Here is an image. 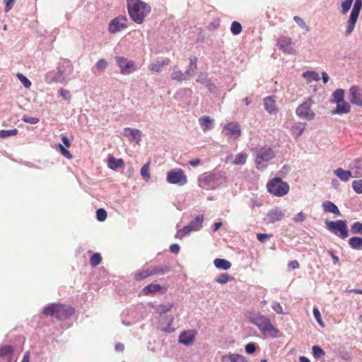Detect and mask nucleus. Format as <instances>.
Here are the masks:
<instances>
[{"mask_svg": "<svg viewBox=\"0 0 362 362\" xmlns=\"http://www.w3.org/2000/svg\"><path fill=\"white\" fill-rule=\"evenodd\" d=\"M354 0H344L341 4V12L342 14H346L350 10Z\"/></svg>", "mask_w": 362, "mask_h": 362, "instance_id": "nucleus-47", "label": "nucleus"}, {"mask_svg": "<svg viewBox=\"0 0 362 362\" xmlns=\"http://www.w3.org/2000/svg\"><path fill=\"white\" fill-rule=\"evenodd\" d=\"M334 175L343 182H347L352 177L349 170H344L342 168H337L334 171Z\"/></svg>", "mask_w": 362, "mask_h": 362, "instance_id": "nucleus-33", "label": "nucleus"}, {"mask_svg": "<svg viewBox=\"0 0 362 362\" xmlns=\"http://www.w3.org/2000/svg\"><path fill=\"white\" fill-rule=\"evenodd\" d=\"M18 132L16 129L9 130H1L0 138L5 139L11 136H16L18 134Z\"/></svg>", "mask_w": 362, "mask_h": 362, "instance_id": "nucleus-50", "label": "nucleus"}, {"mask_svg": "<svg viewBox=\"0 0 362 362\" xmlns=\"http://www.w3.org/2000/svg\"><path fill=\"white\" fill-rule=\"evenodd\" d=\"M349 245L354 250L362 249V237L354 236L351 237L348 241Z\"/></svg>", "mask_w": 362, "mask_h": 362, "instance_id": "nucleus-35", "label": "nucleus"}, {"mask_svg": "<svg viewBox=\"0 0 362 362\" xmlns=\"http://www.w3.org/2000/svg\"><path fill=\"white\" fill-rule=\"evenodd\" d=\"M148 169H149V163L144 164L141 169V175L145 180H148L150 177V174L148 173Z\"/></svg>", "mask_w": 362, "mask_h": 362, "instance_id": "nucleus-60", "label": "nucleus"}, {"mask_svg": "<svg viewBox=\"0 0 362 362\" xmlns=\"http://www.w3.org/2000/svg\"><path fill=\"white\" fill-rule=\"evenodd\" d=\"M124 165V161L122 158H116L113 156H110L108 158V165L112 170H116L122 168Z\"/></svg>", "mask_w": 362, "mask_h": 362, "instance_id": "nucleus-38", "label": "nucleus"}, {"mask_svg": "<svg viewBox=\"0 0 362 362\" xmlns=\"http://www.w3.org/2000/svg\"><path fill=\"white\" fill-rule=\"evenodd\" d=\"M161 289V286L159 284H151L145 286L141 292L144 295H148L151 293H155L158 292Z\"/></svg>", "mask_w": 362, "mask_h": 362, "instance_id": "nucleus-40", "label": "nucleus"}, {"mask_svg": "<svg viewBox=\"0 0 362 362\" xmlns=\"http://www.w3.org/2000/svg\"><path fill=\"white\" fill-rule=\"evenodd\" d=\"M170 60L168 58L163 59L161 62L158 61L151 64L150 70L153 72H160L163 66H167L170 64Z\"/></svg>", "mask_w": 362, "mask_h": 362, "instance_id": "nucleus-32", "label": "nucleus"}, {"mask_svg": "<svg viewBox=\"0 0 362 362\" xmlns=\"http://www.w3.org/2000/svg\"><path fill=\"white\" fill-rule=\"evenodd\" d=\"M358 18V16H356L354 13H350L349 20L347 21L346 29L345 31L346 36L350 35L351 33L354 31Z\"/></svg>", "mask_w": 362, "mask_h": 362, "instance_id": "nucleus-24", "label": "nucleus"}, {"mask_svg": "<svg viewBox=\"0 0 362 362\" xmlns=\"http://www.w3.org/2000/svg\"><path fill=\"white\" fill-rule=\"evenodd\" d=\"M257 344L255 342H250L245 346V352L248 354H252L256 351Z\"/></svg>", "mask_w": 362, "mask_h": 362, "instance_id": "nucleus-54", "label": "nucleus"}, {"mask_svg": "<svg viewBox=\"0 0 362 362\" xmlns=\"http://www.w3.org/2000/svg\"><path fill=\"white\" fill-rule=\"evenodd\" d=\"M264 106L268 113L270 115H276L277 112V108L276 106V102L274 96L270 95L264 98Z\"/></svg>", "mask_w": 362, "mask_h": 362, "instance_id": "nucleus-21", "label": "nucleus"}, {"mask_svg": "<svg viewBox=\"0 0 362 362\" xmlns=\"http://www.w3.org/2000/svg\"><path fill=\"white\" fill-rule=\"evenodd\" d=\"M271 307L277 314H286V313L284 312L283 308L279 302H272Z\"/></svg>", "mask_w": 362, "mask_h": 362, "instance_id": "nucleus-58", "label": "nucleus"}, {"mask_svg": "<svg viewBox=\"0 0 362 362\" xmlns=\"http://www.w3.org/2000/svg\"><path fill=\"white\" fill-rule=\"evenodd\" d=\"M292 39L288 36L281 35L277 40V46L281 52L287 54H295L296 51L293 47Z\"/></svg>", "mask_w": 362, "mask_h": 362, "instance_id": "nucleus-14", "label": "nucleus"}, {"mask_svg": "<svg viewBox=\"0 0 362 362\" xmlns=\"http://www.w3.org/2000/svg\"><path fill=\"white\" fill-rule=\"evenodd\" d=\"M242 30H243V27L239 22L233 21L231 23L230 32L232 33L233 35H238L240 34Z\"/></svg>", "mask_w": 362, "mask_h": 362, "instance_id": "nucleus-44", "label": "nucleus"}, {"mask_svg": "<svg viewBox=\"0 0 362 362\" xmlns=\"http://www.w3.org/2000/svg\"><path fill=\"white\" fill-rule=\"evenodd\" d=\"M221 360L223 362H248L244 356L231 353L223 356Z\"/></svg>", "mask_w": 362, "mask_h": 362, "instance_id": "nucleus-22", "label": "nucleus"}, {"mask_svg": "<svg viewBox=\"0 0 362 362\" xmlns=\"http://www.w3.org/2000/svg\"><path fill=\"white\" fill-rule=\"evenodd\" d=\"M302 76L308 83H310L312 81H318L320 79L319 74L315 71H305L303 73Z\"/></svg>", "mask_w": 362, "mask_h": 362, "instance_id": "nucleus-39", "label": "nucleus"}, {"mask_svg": "<svg viewBox=\"0 0 362 362\" xmlns=\"http://www.w3.org/2000/svg\"><path fill=\"white\" fill-rule=\"evenodd\" d=\"M204 215L199 214L195 218L192 219L189 224L183 227L182 229L179 230L176 233V238H182L184 236L188 235L192 231H199L203 227Z\"/></svg>", "mask_w": 362, "mask_h": 362, "instance_id": "nucleus-8", "label": "nucleus"}, {"mask_svg": "<svg viewBox=\"0 0 362 362\" xmlns=\"http://www.w3.org/2000/svg\"><path fill=\"white\" fill-rule=\"evenodd\" d=\"M123 135L128 138L129 141L131 142L135 141L136 144H139L141 140V132L137 129L125 127L124 129Z\"/></svg>", "mask_w": 362, "mask_h": 362, "instance_id": "nucleus-17", "label": "nucleus"}, {"mask_svg": "<svg viewBox=\"0 0 362 362\" xmlns=\"http://www.w3.org/2000/svg\"><path fill=\"white\" fill-rule=\"evenodd\" d=\"M352 187L357 194H362V180H354Z\"/></svg>", "mask_w": 362, "mask_h": 362, "instance_id": "nucleus-53", "label": "nucleus"}, {"mask_svg": "<svg viewBox=\"0 0 362 362\" xmlns=\"http://www.w3.org/2000/svg\"><path fill=\"white\" fill-rule=\"evenodd\" d=\"M250 208L254 209L255 206L259 207L262 206V202L257 199H251L249 203Z\"/></svg>", "mask_w": 362, "mask_h": 362, "instance_id": "nucleus-62", "label": "nucleus"}, {"mask_svg": "<svg viewBox=\"0 0 362 362\" xmlns=\"http://www.w3.org/2000/svg\"><path fill=\"white\" fill-rule=\"evenodd\" d=\"M214 264L216 268L222 270H228L231 267V263L228 260L221 258L215 259Z\"/></svg>", "mask_w": 362, "mask_h": 362, "instance_id": "nucleus-31", "label": "nucleus"}, {"mask_svg": "<svg viewBox=\"0 0 362 362\" xmlns=\"http://www.w3.org/2000/svg\"><path fill=\"white\" fill-rule=\"evenodd\" d=\"M267 188L270 194L279 197L287 194L290 189L289 185L279 177L269 180L267 184Z\"/></svg>", "mask_w": 362, "mask_h": 362, "instance_id": "nucleus-6", "label": "nucleus"}, {"mask_svg": "<svg viewBox=\"0 0 362 362\" xmlns=\"http://www.w3.org/2000/svg\"><path fill=\"white\" fill-rule=\"evenodd\" d=\"M351 169L354 171L356 177L362 176V159H355L351 164Z\"/></svg>", "mask_w": 362, "mask_h": 362, "instance_id": "nucleus-37", "label": "nucleus"}, {"mask_svg": "<svg viewBox=\"0 0 362 362\" xmlns=\"http://www.w3.org/2000/svg\"><path fill=\"white\" fill-rule=\"evenodd\" d=\"M171 270L170 267L168 264H159L154 266L151 269L153 275H163L168 273Z\"/></svg>", "mask_w": 362, "mask_h": 362, "instance_id": "nucleus-29", "label": "nucleus"}, {"mask_svg": "<svg viewBox=\"0 0 362 362\" xmlns=\"http://www.w3.org/2000/svg\"><path fill=\"white\" fill-rule=\"evenodd\" d=\"M5 3L4 11L8 12L14 5L15 0H4Z\"/></svg>", "mask_w": 362, "mask_h": 362, "instance_id": "nucleus-63", "label": "nucleus"}, {"mask_svg": "<svg viewBox=\"0 0 362 362\" xmlns=\"http://www.w3.org/2000/svg\"><path fill=\"white\" fill-rule=\"evenodd\" d=\"M166 180L170 184L183 186L187 182V177L181 168H173L168 172Z\"/></svg>", "mask_w": 362, "mask_h": 362, "instance_id": "nucleus-11", "label": "nucleus"}, {"mask_svg": "<svg viewBox=\"0 0 362 362\" xmlns=\"http://www.w3.org/2000/svg\"><path fill=\"white\" fill-rule=\"evenodd\" d=\"M58 148L59 149L60 153L66 158L71 159L72 158V155L70 151L66 149V148L62 144H58Z\"/></svg>", "mask_w": 362, "mask_h": 362, "instance_id": "nucleus-57", "label": "nucleus"}, {"mask_svg": "<svg viewBox=\"0 0 362 362\" xmlns=\"http://www.w3.org/2000/svg\"><path fill=\"white\" fill-rule=\"evenodd\" d=\"M199 122L202 129L206 132L213 128L214 119L209 116H202L199 119Z\"/></svg>", "mask_w": 362, "mask_h": 362, "instance_id": "nucleus-25", "label": "nucleus"}, {"mask_svg": "<svg viewBox=\"0 0 362 362\" xmlns=\"http://www.w3.org/2000/svg\"><path fill=\"white\" fill-rule=\"evenodd\" d=\"M332 102L334 103H340L344 101V90L341 88L335 90L332 95Z\"/></svg>", "mask_w": 362, "mask_h": 362, "instance_id": "nucleus-36", "label": "nucleus"}, {"mask_svg": "<svg viewBox=\"0 0 362 362\" xmlns=\"http://www.w3.org/2000/svg\"><path fill=\"white\" fill-rule=\"evenodd\" d=\"M274 157L275 153L270 147H262L259 150L255 160L257 168L261 170H264L267 168V165H264L262 163L268 162L273 159Z\"/></svg>", "mask_w": 362, "mask_h": 362, "instance_id": "nucleus-9", "label": "nucleus"}, {"mask_svg": "<svg viewBox=\"0 0 362 362\" xmlns=\"http://www.w3.org/2000/svg\"><path fill=\"white\" fill-rule=\"evenodd\" d=\"M127 4L131 19L137 24H141L151 11V6L140 0H127Z\"/></svg>", "mask_w": 362, "mask_h": 362, "instance_id": "nucleus-2", "label": "nucleus"}, {"mask_svg": "<svg viewBox=\"0 0 362 362\" xmlns=\"http://www.w3.org/2000/svg\"><path fill=\"white\" fill-rule=\"evenodd\" d=\"M127 18L125 16H119L113 18L109 23L108 30L111 34H115L127 28L126 24Z\"/></svg>", "mask_w": 362, "mask_h": 362, "instance_id": "nucleus-13", "label": "nucleus"}, {"mask_svg": "<svg viewBox=\"0 0 362 362\" xmlns=\"http://www.w3.org/2000/svg\"><path fill=\"white\" fill-rule=\"evenodd\" d=\"M107 62L104 59H99L96 63V67L99 71H103L107 68Z\"/></svg>", "mask_w": 362, "mask_h": 362, "instance_id": "nucleus-61", "label": "nucleus"}, {"mask_svg": "<svg viewBox=\"0 0 362 362\" xmlns=\"http://www.w3.org/2000/svg\"><path fill=\"white\" fill-rule=\"evenodd\" d=\"M74 313V309L69 305L61 303H49L42 310V314L58 320H64L71 317Z\"/></svg>", "mask_w": 362, "mask_h": 362, "instance_id": "nucleus-4", "label": "nucleus"}, {"mask_svg": "<svg viewBox=\"0 0 362 362\" xmlns=\"http://www.w3.org/2000/svg\"><path fill=\"white\" fill-rule=\"evenodd\" d=\"M305 219V215L303 212L300 211L293 218V220L295 222H303Z\"/></svg>", "mask_w": 362, "mask_h": 362, "instance_id": "nucleus-64", "label": "nucleus"}, {"mask_svg": "<svg viewBox=\"0 0 362 362\" xmlns=\"http://www.w3.org/2000/svg\"><path fill=\"white\" fill-rule=\"evenodd\" d=\"M13 354V348L11 345H4L0 347V358L11 356Z\"/></svg>", "mask_w": 362, "mask_h": 362, "instance_id": "nucleus-42", "label": "nucleus"}, {"mask_svg": "<svg viewBox=\"0 0 362 362\" xmlns=\"http://www.w3.org/2000/svg\"><path fill=\"white\" fill-rule=\"evenodd\" d=\"M312 351L313 356L317 359H320L325 356V351L318 345H314L312 347Z\"/></svg>", "mask_w": 362, "mask_h": 362, "instance_id": "nucleus-43", "label": "nucleus"}, {"mask_svg": "<svg viewBox=\"0 0 362 362\" xmlns=\"http://www.w3.org/2000/svg\"><path fill=\"white\" fill-rule=\"evenodd\" d=\"M74 71V66L70 60L61 59L57 64V71H49L45 76V81L48 84L66 83Z\"/></svg>", "mask_w": 362, "mask_h": 362, "instance_id": "nucleus-1", "label": "nucleus"}, {"mask_svg": "<svg viewBox=\"0 0 362 362\" xmlns=\"http://www.w3.org/2000/svg\"><path fill=\"white\" fill-rule=\"evenodd\" d=\"M322 206L323 207L325 212L332 213L337 216H339L341 214L337 205L331 201L324 202Z\"/></svg>", "mask_w": 362, "mask_h": 362, "instance_id": "nucleus-27", "label": "nucleus"}, {"mask_svg": "<svg viewBox=\"0 0 362 362\" xmlns=\"http://www.w3.org/2000/svg\"><path fill=\"white\" fill-rule=\"evenodd\" d=\"M197 82L204 85L210 93H216L217 90V87L216 84L211 81V79L208 78L206 73H202L197 79Z\"/></svg>", "mask_w": 362, "mask_h": 362, "instance_id": "nucleus-19", "label": "nucleus"}, {"mask_svg": "<svg viewBox=\"0 0 362 362\" xmlns=\"http://www.w3.org/2000/svg\"><path fill=\"white\" fill-rule=\"evenodd\" d=\"M173 306V303H165V304H156L152 303L151 307L153 308L156 313L162 315L170 311Z\"/></svg>", "mask_w": 362, "mask_h": 362, "instance_id": "nucleus-26", "label": "nucleus"}, {"mask_svg": "<svg viewBox=\"0 0 362 362\" xmlns=\"http://www.w3.org/2000/svg\"><path fill=\"white\" fill-rule=\"evenodd\" d=\"M152 275L153 274H151V270H143L135 274V279L136 281H139Z\"/></svg>", "mask_w": 362, "mask_h": 362, "instance_id": "nucleus-51", "label": "nucleus"}, {"mask_svg": "<svg viewBox=\"0 0 362 362\" xmlns=\"http://www.w3.org/2000/svg\"><path fill=\"white\" fill-rule=\"evenodd\" d=\"M170 78L179 82L188 79L185 73H182V71L177 69L176 66L173 67V71L170 74Z\"/></svg>", "mask_w": 362, "mask_h": 362, "instance_id": "nucleus-34", "label": "nucleus"}, {"mask_svg": "<svg viewBox=\"0 0 362 362\" xmlns=\"http://www.w3.org/2000/svg\"><path fill=\"white\" fill-rule=\"evenodd\" d=\"M102 261V257L99 253H94L90 257V264L92 267H95L100 264Z\"/></svg>", "mask_w": 362, "mask_h": 362, "instance_id": "nucleus-45", "label": "nucleus"}, {"mask_svg": "<svg viewBox=\"0 0 362 362\" xmlns=\"http://www.w3.org/2000/svg\"><path fill=\"white\" fill-rule=\"evenodd\" d=\"M313 103L312 98H308L298 106L296 110V115L300 119L310 121L315 117V112L311 110Z\"/></svg>", "mask_w": 362, "mask_h": 362, "instance_id": "nucleus-10", "label": "nucleus"}, {"mask_svg": "<svg viewBox=\"0 0 362 362\" xmlns=\"http://www.w3.org/2000/svg\"><path fill=\"white\" fill-rule=\"evenodd\" d=\"M21 119L23 122L30 124H36L40 121V119L37 117H32L27 115H24Z\"/></svg>", "mask_w": 362, "mask_h": 362, "instance_id": "nucleus-59", "label": "nucleus"}, {"mask_svg": "<svg viewBox=\"0 0 362 362\" xmlns=\"http://www.w3.org/2000/svg\"><path fill=\"white\" fill-rule=\"evenodd\" d=\"M351 112V106L347 102H341L337 103V107L332 110V115H341L346 114Z\"/></svg>", "mask_w": 362, "mask_h": 362, "instance_id": "nucleus-23", "label": "nucleus"}, {"mask_svg": "<svg viewBox=\"0 0 362 362\" xmlns=\"http://www.w3.org/2000/svg\"><path fill=\"white\" fill-rule=\"evenodd\" d=\"M197 334V332L195 329L184 331L179 336V342L186 346L192 345L195 341Z\"/></svg>", "mask_w": 362, "mask_h": 362, "instance_id": "nucleus-16", "label": "nucleus"}, {"mask_svg": "<svg viewBox=\"0 0 362 362\" xmlns=\"http://www.w3.org/2000/svg\"><path fill=\"white\" fill-rule=\"evenodd\" d=\"M199 181L202 187L206 189H216L226 182V178L219 173H208L202 175Z\"/></svg>", "mask_w": 362, "mask_h": 362, "instance_id": "nucleus-5", "label": "nucleus"}, {"mask_svg": "<svg viewBox=\"0 0 362 362\" xmlns=\"http://www.w3.org/2000/svg\"><path fill=\"white\" fill-rule=\"evenodd\" d=\"M250 322L260 330L265 337L274 339L278 337L280 331L275 327L270 320L265 315L258 313L250 318Z\"/></svg>", "mask_w": 362, "mask_h": 362, "instance_id": "nucleus-3", "label": "nucleus"}, {"mask_svg": "<svg viewBox=\"0 0 362 362\" xmlns=\"http://www.w3.org/2000/svg\"><path fill=\"white\" fill-rule=\"evenodd\" d=\"M307 124L305 122H296L291 127V134L295 138L299 137L305 129Z\"/></svg>", "mask_w": 362, "mask_h": 362, "instance_id": "nucleus-28", "label": "nucleus"}, {"mask_svg": "<svg viewBox=\"0 0 362 362\" xmlns=\"http://www.w3.org/2000/svg\"><path fill=\"white\" fill-rule=\"evenodd\" d=\"M351 232L353 234L362 235V223L358 221L354 222L351 226Z\"/></svg>", "mask_w": 362, "mask_h": 362, "instance_id": "nucleus-46", "label": "nucleus"}, {"mask_svg": "<svg viewBox=\"0 0 362 362\" xmlns=\"http://www.w3.org/2000/svg\"><path fill=\"white\" fill-rule=\"evenodd\" d=\"M349 101L354 105L362 107V93L356 86H351L349 89Z\"/></svg>", "mask_w": 362, "mask_h": 362, "instance_id": "nucleus-18", "label": "nucleus"}, {"mask_svg": "<svg viewBox=\"0 0 362 362\" xmlns=\"http://www.w3.org/2000/svg\"><path fill=\"white\" fill-rule=\"evenodd\" d=\"M326 228L333 234L338 235L341 239L349 236L347 222L345 220H337L335 221L326 219L325 221Z\"/></svg>", "mask_w": 362, "mask_h": 362, "instance_id": "nucleus-7", "label": "nucleus"}, {"mask_svg": "<svg viewBox=\"0 0 362 362\" xmlns=\"http://www.w3.org/2000/svg\"><path fill=\"white\" fill-rule=\"evenodd\" d=\"M189 61L188 68L185 72L187 78L192 76L197 69V58L196 57H189Z\"/></svg>", "mask_w": 362, "mask_h": 362, "instance_id": "nucleus-30", "label": "nucleus"}, {"mask_svg": "<svg viewBox=\"0 0 362 362\" xmlns=\"http://www.w3.org/2000/svg\"><path fill=\"white\" fill-rule=\"evenodd\" d=\"M362 8V0H355L354 6L351 9V13H354L359 16L360 11Z\"/></svg>", "mask_w": 362, "mask_h": 362, "instance_id": "nucleus-48", "label": "nucleus"}, {"mask_svg": "<svg viewBox=\"0 0 362 362\" xmlns=\"http://www.w3.org/2000/svg\"><path fill=\"white\" fill-rule=\"evenodd\" d=\"M223 132L228 137L237 139L241 135L240 126L238 122H228L224 125Z\"/></svg>", "mask_w": 362, "mask_h": 362, "instance_id": "nucleus-15", "label": "nucleus"}, {"mask_svg": "<svg viewBox=\"0 0 362 362\" xmlns=\"http://www.w3.org/2000/svg\"><path fill=\"white\" fill-rule=\"evenodd\" d=\"M16 76L25 88H28L30 87L31 81L25 76L23 74L18 73Z\"/></svg>", "mask_w": 362, "mask_h": 362, "instance_id": "nucleus-49", "label": "nucleus"}, {"mask_svg": "<svg viewBox=\"0 0 362 362\" xmlns=\"http://www.w3.org/2000/svg\"><path fill=\"white\" fill-rule=\"evenodd\" d=\"M313 315L316 320V321L318 322V324L322 327H325V325H324V322L322 320V317H321V314H320V310H318V308H313Z\"/></svg>", "mask_w": 362, "mask_h": 362, "instance_id": "nucleus-56", "label": "nucleus"}, {"mask_svg": "<svg viewBox=\"0 0 362 362\" xmlns=\"http://www.w3.org/2000/svg\"><path fill=\"white\" fill-rule=\"evenodd\" d=\"M233 277L228 274H221L216 279V282L220 284H226L229 280L232 279Z\"/></svg>", "mask_w": 362, "mask_h": 362, "instance_id": "nucleus-52", "label": "nucleus"}, {"mask_svg": "<svg viewBox=\"0 0 362 362\" xmlns=\"http://www.w3.org/2000/svg\"><path fill=\"white\" fill-rule=\"evenodd\" d=\"M267 218L269 223H274L279 221L284 216V213L281 209L278 207H274L269 210L267 213Z\"/></svg>", "mask_w": 362, "mask_h": 362, "instance_id": "nucleus-20", "label": "nucleus"}, {"mask_svg": "<svg viewBox=\"0 0 362 362\" xmlns=\"http://www.w3.org/2000/svg\"><path fill=\"white\" fill-rule=\"evenodd\" d=\"M115 60L120 69V73L123 75L130 74L137 69L136 63L124 57L116 56Z\"/></svg>", "mask_w": 362, "mask_h": 362, "instance_id": "nucleus-12", "label": "nucleus"}, {"mask_svg": "<svg viewBox=\"0 0 362 362\" xmlns=\"http://www.w3.org/2000/svg\"><path fill=\"white\" fill-rule=\"evenodd\" d=\"M247 158V153L241 152L235 156V158L233 160L232 163L236 165H244L246 163Z\"/></svg>", "mask_w": 362, "mask_h": 362, "instance_id": "nucleus-41", "label": "nucleus"}, {"mask_svg": "<svg viewBox=\"0 0 362 362\" xmlns=\"http://www.w3.org/2000/svg\"><path fill=\"white\" fill-rule=\"evenodd\" d=\"M96 218L98 221L102 222L107 218V212L104 209H99L96 211Z\"/></svg>", "mask_w": 362, "mask_h": 362, "instance_id": "nucleus-55", "label": "nucleus"}]
</instances>
